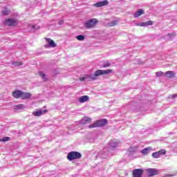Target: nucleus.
<instances>
[{"label":"nucleus","mask_w":177,"mask_h":177,"mask_svg":"<svg viewBox=\"0 0 177 177\" xmlns=\"http://www.w3.org/2000/svg\"><path fill=\"white\" fill-rule=\"evenodd\" d=\"M151 150V147H146L141 151V153H142V154H149Z\"/></svg>","instance_id":"nucleus-18"},{"label":"nucleus","mask_w":177,"mask_h":177,"mask_svg":"<svg viewBox=\"0 0 177 177\" xmlns=\"http://www.w3.org/2000/svg\"><path fill=\"white\" fill-rule=\"evenodd\" d=\"M0 142H1V139H0Z\"/></svg>","instance_id":"nucleus-35"},{"label":"nucleus","mask_w":177,"mask_h":177,"mask_svg":"<svg viewBox=\"0 0 177 177\" xmlns=\"http://www.w3.org/2000/svg\"><path fill=\"white\" fill-rule=\"evenodd\" d=\"M76 39H77V41H84V39H85V37L84 35H77L76 37Z\"/></svg>","instance_id":"nucleus-25"},{"label":"nucleus","mask_w":177,"mask_h":177,"mask_svg":"<svg viewBox=\"0 0 177 177\" xmlns=\"http://www.w3.org/2000/svg\"><path fill=\"white\" fill-rule=\"evenodd\" d=\"M106 5H109V1L107 0L97 2L94 3L93 6H95L96 8H102V6H106Z\"/></svg>","instance_id":"nucleus-9"},{"label":"nucleus","mask_w":177,"mask_h":177,"mask_svg":"<svg viewBox=\"0 0 177 177\" xmlns=\"http://www.w3.org/2000/svg\"><path fill=\"white\" fill-rule=\"evenodd\" d=\"M89 100V97L88 95H84L79 98V102L80 103H85V102H88Z\"/></svg>","instance_id":"nucleus-15"},{"label":"nucleus","mask_w":177,"mask_h":177,"mask_svg":"<svg viewBox=\"0 0 177 177\" xmlns=\"http://www.w3.org/2000/svg\"><path fill=\"white\" fill-rule=\"evenodd\" d=\"M153 21H146V22L142 23V24H141V26H142V27H145V26H153Z\"/></svg>","instance_id":"nucleus-17"},{"label":"nucleus","mask_w":177,"mask_h":177,"mask_svg":"<svg viewBox=\"0 0 177 177\" xmlns=\"http://www.w3.org/2000/svg\"><path fill=\"white\" fill-rule=\"evenodd\" d=\"M111 73H113V69H106V70L98 69L95 71L93 76L86 75V77H81L80 79V81H85L86 78H89V80H91L92 81H96V80H97V77H100V75H106L107 74H111Z\"/></svg>","instance_id":"nucleus-1"},{"label":"nucleus","mask_w":177,"mask_h":177,"mask_svg":"<svg viewBox=\"0 0 177 177\" xmlns=\"http://www.w3.org/2000/svg\"><path fill=\"white\" fill-rule=\"evenodd\" d=\"M148 177L156 176L158 174V170L156 169L149 168L146 169Z\"/></svg>","instance_id":"nucleus-5"},{"label":"nucleus","mask_w":177,"mask_h":177,"mask_svg":"<svg viewBox=\"0 0 177 177\" xmlns=\"http://www.w3.org/2000/svg\"><path fill=\"white\" fill-rule=\"evenodd\" d=\"M153 158H160V156L158 151L154 152L152 153Z\"/></svg>","instance_id":"nucleus-23"},{"label":"nucleus","mask_w":177,"mask_h":177,"mask_svg":"<svg viewBox=\"0 0 177 177\" xmlns=\"http://www.w3.org/2000/svg\"><path fill=\"white\" fill-rule=\"evenodd\" d=\"M21 91L20 90H16L15 91H13L12 93V96L13 97H15V99H19L20 97H21Z\"/></svg>","instance_id":"nucleus-11"},{"label":"nucleus","mask_w":177,"mask_h":177,"mask_svg":"<svg viewBox=\"0 0 177 177\" xmlns=\"http://www.w3.org/2000/svg\"><path fill=\"white\" fill-rule=\"evenodd\" d=\"M82 157V154L78 151H71L67 155V160L73 161L74 160H80Z\"/></svg>","instance_id":"nucleus-2"},{"label":"nucleus","mask_w":177,"mask_h":177,"mask_svg":"<svg viewBox=\"0 0 177 177\" xmlns=\"http://www.w3.org/2000/svg\"><path fill=\"white\" fill-rule=\"evenodd\" d=\"M39 75L40 77H41V78L44 80V82L48 81V79L46 78V75L42 73H39Z\"/></svg>","instance_id":"nucleus-26"},{"label":"nucleus","mask_w":177,"mask_h":177,"mask_svg":"<svg viewBox=\"0 0 177 177\" xmlns=\"http://www.w3.org/2000/svg\"><path fill=\"white\" fill-rule=\"evenodd\" d=\"M45 113H48V109L37 110L36 111H33L32 114L35 115V117H39V116L42 115V114H44Z\"/></svg>","instance_id":"nucleus-8"},{"label":"nucleus","mask_w":177,"mask_h":177,"mask_svg":"<svg viewBox=\"0 0 177 177\" xmlns=\"http://www.w3.org/2000/svg\"><path fill=\"white\" fill-rule=\"evenodd\" d=\"M142 15H145V10L142 9H139L135 14L134 17H139L140 16H142Z\"/></svg>","instance_id":"nucleus-16"},{"label":"nucleus","mask_w":177,"mask_h":177,"mask_svg":"<svg viewBox=\"0 0 177 177\" xmlns=\"http://www.w3.org/2000/svg\"><path fill=\"white\" fill-rule=\"evenodd\" d=\"M64 23V20H61L60 21H59V24H63Z\"/></svg>","instance_id":"nucleus-32"},{"label":"nucleus","mask_w":177,"mask_h":177,"mask_svg":"<svg viewBox=\"0 0 177 177\" xmlns=\"http://www.w3.org/2000/svg\"><path fill=\"white\" fill-rule=\"evenodd\" d=\"M31 95H32L30 93L21 91V98H22L24 100H27V99H30V97H31Z\"/></svg>","instance_id":"nucleus-12"},{"label":"nucleus","mask_w":177,"mask_h":177,"mask_svg":"<svg viewBox=\"0 0 177 177\" xmlns=\"http://www.w3.org/2000/svg\"><path fill=\"white\" fill-rule=\"evenodd\" d=\"M167 176H174V174H167L166 176H163V177H167Z\"/></svg>","instance_id":"nucleus-31"},{"label":"nucleus","mask_w":177,"mask_h":177,"mask_svg":"<svg viewBox=\"0 0 177 177\" xmlns=\"http://www.w3.org/2000/svg\"><path fill=\"white\" fill-rule=\"evenodd\" d=\"M104 125H107V120L106 119H101L94 122L92 124L88 126V128H99L101 127H104Z\"/></svg>","instance_id":"nucleus-3"},{"label":"nucleus","mask_w":177,"mask_h":177,"mask_svg":"<svg viewBox=\"0 0 177 177\" xmlns=\"http://www.w3.org/2000/svg\"><path fill=\"white\" fill-rule=\"evenodd\" d=\"M4 24L5 26H17V21L13 19H7L4 21Z\"/></svg>","instance_id":"nucleus-7"},{"label":"nucleus","mask_w":177,"mask_h":177,"mask_svg":"<svg viewBox=\"0 0 177 177\" xmlns=\"http://www.w3.org/2000/svg\"><path fill=\"white\" fill-rule=\"evenodd\" d=\"M159 153V156H165L167 154V150L165 149H160L158 151Z\"/></svg>","instance_id":"nucleus-22"},{"label":"nucleus","mask_w":177,"mask_h":177,"mask_svg":"<svg viewBox=\"0 0 177 177\" xmlns=\"http://www.w3.org/2000/svg\"><path fill=\"white\" fill-rule=\"evenodd\" d=\"M156 75L157 77H162V75H164V72H162V71L156 72Z\"/></svg>","instance_id":"nucleus-29"},{"label":"nucleus","mask_w":177,"mask_h":177,"mask_svg":"<svg viewBox=\"0 0 177 177\" xmlns=\"http://www.w3.org/2000/svg\"><path fill=\"white\" fill-rule=\"evenodd\" d=\"M32 28H35V26H32Z\"/></svg>","instance_id":"nucleus-33"},{"label":"nucleus","mask_w":177,"mask_h":177,"mask_svg":"<svg viewBox=\"0 0 177 177\" xmlns=\"http://www.w3.org/2000/svg\"><path fill=\"white\" fill-rule=\"evenodd\" d=\"M118 24V21H112L108 24V27H114Z\"/></svg>","instance_id":"nucleus-19"},{"label":"nucleus","mask_w":177,"mask_h":177,"mask_svg":"<svg viewBox=\"0 0 177 177\" xmlns=\"http://www.w3.org/2000/svg\"><path fill=\"white\" fill-rule=\"evenodd\" d=\"M165 75L167 78H174L175 77L176 74L175 72L172 71H168L165 72Z\"/></svg>","instance_id":"nucleus-13"},{"label":"nucleus","mask_w":177,"mask_h":177,"mask_svg":"<svg viewBox=\"0 0 177 177\" xmlns=\"http://www.w3.org/2000/svg\"><path fill=\"white\" fill-rule=\"evenodd\" d=\"M15 107L17 110H23L24 109V104H20L17 105Z\"/></svg>","instance_id":"nucleus-24"},{"label":"nucleus","mask_w":177,"mask_h":177,"mask_svg":"<svg viewBox=\"0 0 177 177\" xmlns=\"http://www.w3.org/2000/svg\"><path fill=\"white\" fill-rule=\"evenodd\" d=\"M9 140H10V137H4L1 139V142H9Z\"/></svg>","instance_id":"nucleus-27"},{"label":"nucleus","mask_w":177,"mask_h":177,"mask_svg":"<svg viewBox=\"0 0 177 177\" xmlns=\"http://www.w3.org/2000/svg\"><path fill=\"white\" fill-rule=\"evenodd\" d=\"M91 122H92V118H91L84 117L82 120V124H83V125H86V124H91Z\"/></svg>","instance_id":"nucleus-14"},{"label":"nucleus","mask_w":177,"mask_h":177,"mask_svg":"<svg viewBox=\"0 0 177 177\" xmlns=\"http://www.w3.org/2000/svg\"><path fill=\"white\" fill-rule=\"evenodd\" d=\"M169 36H171V34H169Z\"/></svg>","instance_id":"nucleus-34"},{"label":"nucleus","mask_w":177,"mask_h":177,"mask_svg":"<svg viewBox=\"0 0 177 177\" xmlns=\"http://www.w3.org/2000/svg\"><path fill=\"white\" fill-rule=\"evenodd\" d=\"M12 66H15V67H19V66H23V62H17V61H14L12 63Z\"/></svg>","instance_id":"nucleus-20"},{"label":"nucleus","mask_w":177,"mask_h":177,"mask_svg":"<svg viewBox=\"0 0 177 177\" xmlns=\"http://www.w3.org/2000/svg\"><path fill=\"white\" fill-rule=\"evenodd\" d=\"M111 66V63L106 62L105 64L102 65L103 68H107V67H110Z\"/></svg>","instance_id":"nucleus-28"},{"label":"nucleus","mask_w":177,"mask_h":177,"mask_svg":"<svg viewBox=\"0 0 177 177\" xmlns=\"http://www.w3.org/2000/svg\"><path fill=\"white\" fill-rule=\"evenodd\" d=\"M99 23V20L96 18L91 19L88 21H86L84 24L85 28L89 29V28H93Z\"/></svg>","instance_id":"nucleus-4"},{"label":"nucleus","mask_w":177,"mask_h":177,"mask_svg":"<svg viewBox=\"0 0 177 177\" xmlns=\"http://www.w3.org/2000/svg\"><path fill=\"white\" fill-rule=\"evenodd\" d=\"M145 171L143 169H135L133 170L132 174L133 177H142Z\"/></svg>","instance_id":"nucleus-6"},{"label":"nucleus","mask_w":177,"mask_h":177,"mask_svg":"<svg viewBox=\"0 0 177 177\" xmlns=\"http://www.w3.org/2000/svg\"><path fill=\"white\" fill-rule=\"evenodd\" d=\"M171 97H173V99H175V97H177V94H173L171 95Z\"/></svg>","instance_id":"nucleus-30"},{"label":"nucleus","mask_w":177,"mask_h":177,"mask_svg":"<svg viewBox=\"0 0 177 177\" xmlns=\"http://www.w3.org/2000/svg\"><path fill=\"white\" fill-rule=\"evenodd\" d=\"M10 12V11L9 10V9L6 8L1 12V15H3L4 16H8Z\"/></svg>","instance_id":"nucleus-21"},{"label":"nucleus","mask_w":177,"mask_h":177,"mask_svg":"<svg viewBox=\"0 0 177 177\" xmlns=\"http://www.w3.org/2000/svg\"><path fill=\"white\" fill-rule=\"evenodd\" d=\"M45 40L48 44V46L50 48H56L57 45L56 43H55V41L52 40L50 38L46 37Z\"/></svg>","instance_id":"nucleus-10"}]
</instances>
